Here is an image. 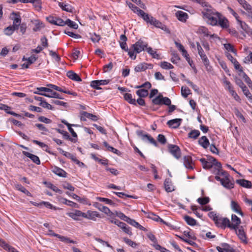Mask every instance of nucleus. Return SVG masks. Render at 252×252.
Returning a JSON list of instances; mask_svg holds the SVG:
<instances>
[{"label": "nucleus", "instance_id": "obj_1", "mask_svg": "<svg viewBox=\"0 0 252 252\" xmlns=\"http://www.w3.org/2000/svg\"><path fill=\"white\" fill-rule=\"evenodd\" d=\"M148 44L140 39L135 43L132 44L129 48L128 52L129 57L132 60H135L136 54H139L146 48L147 49Z\"/></svg>", "mask_w": 252, "mask_h": 252}, {"label": "nucleus", "instance_id": "obj_2", "mask_svg": "<svg viewBox=\"0 0 252 252\" xmlns=\"http://www.w3.org/2000/svg\"><path fill=\"white\" fill-rule=\"evenodd\" d=\"M220 15V13L211 10H208L203 13L204 17L206 19L207 22L212 26L218 25Z\"/></svg>", "mask_w": 252, "mask_h": 252}, {"label": "nucleus", "instance_id": "obj_3", "mask_svg": "<svg viewBox=\"0 0 252 252\" xmlns=\"http://www.w3.org/2000/svg\"><path fill=\"white\" fill-rule=\"evenodd\" d=\"M215 179L217 181H220L221 185L226 189H230L234 187V181L231 177L221 178L219 176H215Z\"/></svg>", "mask_w": 252, "mask_h": 252}, {"label": "nucleus", "instance_id": "obj_4", "mask_svg": "<svg viewBox=\"0 0 252 252\" xmlns=\"http://www.w3.org/2000/svg\"><path fill=\"white\" fill-rule=\"evenodd\" d=\"M136 133L139 137H141L142 141L144 142L148 141L150 143L153 144L155 146H158L157 141L149 134L144 133L142 130H137L136 131Z\"/></svg>", "mask_w": 252, "mask_h": 252}, {"label": "nucleus", "instance_id": "obj_5", "mask_svg": "<svg viewBox=\"0 0 252 252\" xmlns=\"http://www.w3.org/2000/svg\"><path fill=\"white\" fill-rule=\"evenodd\" d=\"M152 102L155 105H170L171 102V100L167 97H163L161 94H159L156 97L152 100Z\"/></svg>", "mask_w": 252, "mask_h": 252}, {"label": "nucleus", "instance_id": "obj_6", "mask_svg": "<svg viewBox=\"0 0 252 252\" xmlns=\"http://www.w3.org/2000/svg\"><path fill=\"white\" fill-rule=\"evenodd\" d=\"M238 238L244 244H247V238L243 226H239L236 229H234Z\"/></svg>", "mask_w": 252, "mask_h": 252}, {"label": "nucleus", "instance_id": "obj_7", "mask_svg": "<svg viewBox=\"0 0 252 252\" xmlns=\"http://www.w3.org/2000/svg\"><path fill=\"white\" fill-rule=\"evenodd\" d=\"M168 148L169 152L177 159L181 157V152L179 146L176 145L169 144Z\"/></svg>", "mask_w": 252, "mask_h": 252}, {"label": "nucleus", "instance_id": "obj_8", "mask_svg": "<svg viewBox=\"0 0 252 252\" xmlns=\"http://www.w3.org/2000/svg\"><path fill=\"white\" fill-rule=\"evenodd\" d=\"M66 214L69 217L76 220H80V217L84 218V217H86V214L85 213L77 210H75L72 212L67 213Z\"/></svg>", "mask_w": 252, "mask_h": 252}, {"label": "nucleus", "instance_id": "obj_9", "mask_svg": "<svg viewBox=\"0 0 252 252\" xmlns=\"http://www.w3.org/2000/svg\"><path fill=\"white\" fill-rule=\"evenodd\" d=\"M216 225L221 228H225L227 227L231 229V222L227 218L220 217Z\"/></svg>", "mask_w": 252, "mask_h": 252}, {"label": "nucleus", "instance_id": "obj_10", "mask_svg": "<svg viewBox=\"0 0 252 252\" xmlns=\"http://www.w3.org/2000/svg\"><path fill=\"white\" fill-rule=\"evenodd\" d=\"M231 229H236L240 226L241 222V220L236 215L232 214L231 215Z\"/></svg>", "mask_w": 252, "mask_h": 252}, {"label": "nucleus", "instance_id": "obj_11", "mask_svg": "<svg viewBox=\"0 0 252 252\" xmlns=\"http://www.w3.org/2000/svg\"><path fill=\"white\" fill-rule=\"evenodd\" d=\"M50 232L51 233H50V235L57 237L59 238L61 241L66 243H73V244H76V241L71 240L69 238L64 237L62 235H60L59 234H56L53 232L52 230H50Z\"/></svg>", "mask_w": 252, "mask_h": 252}, {"label": "nucleus", "instance_id": "obj_12", "mask_svg": "<svg viewBox=\"0 0 252 252\" xmlns=\"http://www.w3.org/2000/svg\"><path fill=\"white\" fill-rule=\"evenodd\" d=\"M182 122V119H180V118L174 119H172V120L168 121L167 123V125L170 127H171L173 128H177L179 127Z\"/></svg>", "mask_w": 252, "mask_h": 252}, {"label": "nucleus", "instance_id": "obj_13", "mask_svg": "<svg viewBox=\"0 0 252 252\" xmlns=\"http://www.w3.org/2000/svg\"><path fill=\"white\" fill-rule=\"evenodd\" d=\"M230 206H231V209L234 212L239 214L242 217L244 216V213L242 211L240 205L238 204V203L237 202H236L234 200H232L231 201Z\"/></svg>", "mask_w": 252, "mask_h": 252}, {"label": "nucleus", "instance_id": "obj_14", "mask_svg": "<svg viewBox=\"0 0 252 252\" xmlns=\"http://www.w3.org/2000/svg\"><path fill=\"white\" fill-rule=\"evenodd\" d=\"M81 120L85 121H86V118H88L89 119H91L94 121H96L97 120V117L96 116L93 115L91 113H89L85 111H83L81 113Z\"/></svg>", "mask_w": 252, "mask_h": 252}, {"label": "nucleus", "instance_id": "obj_15", "mask_svg": "<svg viewBox=\"0 0 252 252\" xmlns=\"http://www.w3.org/2000/svg\"><path fill=\"white\" fill-rule=\"evenodd\" d=\"M22 153L24 155L30 158L33 162L36 164L39 165L40 164L39 158L37 156L26 151H23Z\"/></svg>", "mask_w": 252, "mask_h": 252}, {"label": "nucleus", "instance_id": "obj_16", "mask_svg": "<svg viewBox=\"0 0 252 252\" xmlns=\"http://www.w3.org/2000/svg\"><path fill=\"white\" fill-rule=\"evenodd\" d=\"M242 7L247 11L252 18V7L245 0H237Z\"/></svg>", "mask_w": 252, "mask_h": 252}, {"label": "nucleus", "instance_id": "obj_17", "mask_svg": "<svg viewBox=\"0 0 252 252\" xmlns=\"http://www.w3.org/2000/svg\"><path fill=\"white\" fill-rule=\"evenodd\" d=\"M138 16L141 17L145 21H146L147 23H151V21L152 20L153 17L149 15L148 14L145 13L144 11L139 10V13L138 14Z\"/></svg>", "mask_w": 252, "mask_h": 252}, {"label": "nucleus", "instance_id": "obj_18", "mask_svg": "<svg viewBox=\"0 0 252 252\" xmlns=\"http://www.w3.org/2000/svg\"><path fill=\"white\" fill-rule=\"evenodd\" d=\"M236 183L244 188L248 189H251L252 188V184L251 182L245 179L237 180L236 181Z\"/></svg>", "mask_w": 252, "mask_h": 252}, {"label": "nucleus", "instance_id": "obj_19", "mask_svg": "<svg viewBox=\"0 0 252 252\" xmlns=\"http://www.w3.org/2000/svg\"><path fill=\"white\" fill-rule=\"evenodd\" d=\"M164 185L165 189L167 192H170L174 190V187L170 179L168 178L165 180Z\"/></svg>", "mask_w": 252, "mask_h": 252}, {"label": "nucleus", "instance_id": "obj_20", "mask_svg": "<svg viewBox=\"0 0 252 252\" xmlns=\"http://www.w3.org/2000/svg\"><path fill=\"white\" fill-rule=\"evenodd\" d=\"M198 143L204 149H207L210 145L209 141L205 136H203L199 138Z\"/></svg>", "mask_w": 252, "mask_h": 252}, {"label": "nucleus", "instance_id": "obj_21", "mask_svg": "<svg viewBox=\"0 0 252 252\" xmlns=\"http://www.w3.org/2000/svg\"><path fill=\"white\" fill-rule=\"evenodd\" d=\"M66 75L69 79L78 82H80L82 81V79L80 76L72 70L68 71L66 73Z\"/></svg>", "mask_w": 252, "mask_h": 252}, {"label": "nucleus", "instance_id": "obj_22", "mask_svg": "<svg viewBox=\"0 0 252 252\" xmlns=\"http://www.w3.org/2000/svg\"><path fill=\"white\" fill-rule=\"evenodd\" d=\"M130 225L135 227L136 228H139V229L143 230L144 231H146L147 229L144 228L143 226L141 225L138 222L136 221L135 220L131 219L130 218H128L127 221H126Z\"/></svg>", "mask_w": 252, "mask_h": 252}, {"label": "nucleus", "instance_id": "obj_23", "mask_svg": "<svg viewBox=\"0 0 252 252\" xmlns=\"http://www.w3.org/2000/svg\"><path fill=\"white\" fill-rule=\"evenodd\" d=\"M228 20L220 14L218 20V25L222 28H227L228 27Z\"/></svg>", "mask_w": 252, "mask_h": 252}, {"label": "nucleus", "instance_id": "obj_24", "mask_svg": "<svg viewBox=\"0 0 252 252\" xmlns=\"http://www.w3.org/2000/svg\"><path fill=\"white\" fill-rule=\"evenodd\" d=\"M176 16L178 19L182 22H185L188 17V14L182 11H178L176 13Z\"/></svg>", "mask_w": 252, "mask_h": 252}, {"label": "nucleus", "instance_id": "obj_25", "mask_svg": "<svg viewBox=\"0 0 252 252\" xmlns=\"http://www.w3.org/2000/svg\"><path fill=\"white\" fill-rule=\"evenodd\" d=\"M53 172L60 177H65L66 176V173L63 169L55 166L52 170Z\"/></svg>", "mask_w": 252, "mask_h": 252}, {"label": "nucleus", "instance_id": "obj_26", "mask_svg": "<svg viewBox=\"0 0 252 252\" xmlns=\"http://www.w3.org/2000/svg\"><path fill=\"white\" fill-rule=\"evenodd\" d=\"M37 59V58L34 55L31 56L27 59V63H24L22 65V67L25 68H28L29 67V65L35 62Z\"/></svg>", "mask_w": 252, "mask_h": 252}, {"label": "nucleus", "instance_id": "obj_27", "mask_svg": "<svg viewBox=\"0 0 252 252\" xmlns=\"http://www.w3.org/2000/svg\"><path fill=\"white\" fill-rule=\"evenodd\" d=\"M192 159L189 156H185L184 157V164L185 167L189 169H192L193 167L191 165Z\"/></svg>", "mask_w": 252, "mask_h": 252}, {"label": "nucleus", "instance_id": "obj_28", "mask_svg": "<svg viewBox=\"0 0 252 252\" xmlns=\"http://www.w3.org/2000/svg\"><path fill=\"white\" fill-rule=\"evenodd\" d=\"M95 206L107 215L112 214V212L107 207L103 206L101 204L96 203Z\"/></svg>", "mask_w": 252, "mask_h": 252}, {"label": "nucleus", "instance_id": "obj_29", "mask_svg": "<svg viewBox=\"0 0 252 252\" xmlns=\"http://www.w3.org/2000/svg\"><path fill=\"white\" fill-rule=\"evenodd\" d=\"M99 214L96 211H88V214H86V217H84V218H87L90 220H95L96 217H99Z\"/></svg>", "mask_w": 252, "mask_h": 252}, {"label": "nucleus", "instance_id": "obj_30", "mask_svg": "<svg viewBox=\"0 0 252 252\" xmlns=\"http://www.w3.org/2000/svg\"><path fill=\"white\" fill-rule=\"evenodd\" d=\"M60 201L63 204H65L69 206L74 207V208H78V205L76 203H74L71 201L68 200L64 198H61L60 199Z\"/></svg>", "mask_w": 252, "mask_h": 252}, {"label": "nucleus", "instance_id": "obj_31", "mask_svg": "<svg viewBox=\"0 0 252 252\" xmlns=\"http://www.w3.org/2000/svg\"><path fill=\"white\" fill-rule=\"evenodd\" d=\"M103 145L106 148L107 150L112 152L118 156L121 155V152L117 149L114 148V147L110 146L106 141H104L103 142Z\"/></svg>", "mask_w": 252, "mask_h": 252}, {"label": "nucleus", "instance_id": "obj_32", "mask_svg": "<svg viewBox=\"0 0 252 252\" xmlns=\"http://www.w3.org/2000/svg\"><path fill=\"white\" fill-rule=\"evenodd\" d=\"M151 25H154L157 28H160L162 30H164V28H166L165 26L161 23L158 20H156L155 18L153 17L151 22L150 23Z\"/></svg>", "mask_w": 252, "mask_h": 252}, {"label": "nucleus", "instance_id": "obj_33", "mask_svg": "<svg viewBox=\"0 0 252 252\" xmlns=\"http://www.w3.org/2000/svg\"><path fill=\"white\" fill-rule=\"evenodd\" d=\"M34 27L32 29L34 32H37L41 30V29L44 27V24L39 21V20H35L34 22Z\"/></svg>", "mask_w": 252, "mask_h": 252}, {"label": "nucleus", "instance_id": "obj_34", "mask_svg": "<svg viewBox=\"0 0 252 252\" xmlns=\"http://www.w3.org/2000/svg\"><path fill=\"white\" fill-rule=\"evenodd\" d=\"M125 99L127 101L128 103L136 105V100L134 98H132L131 94L128 93H126L124 95Z\"/></svg>", "mask_w": 252, "mask_h": 252}, {"label": "nucleus", "instance_id": "obj_35", "mask_svg": "<svg viewBox=\"0 0 252 252\" xmlns=\"http://www.w3.org/2000/svg\"><path fill=\"white\" fill-rule=\"evenodd\" d=\"M0 109L4 110L7 114H11L14 116H18V115L13 111H9L10 107L5 104H0Z\"/></svg>", "mask_w": 252, "mask_h": 252}, {"label": "nucleus", "instance_id": "obj_36", "mask_svg": "<svg viewBox=\"0 0 252 252\" xmlns=\"http://www.w3.org/2000/svg\"><path fill=\"white\" fill-rule=\"evenodd\" d=\"M147 69V65L146 63H142L137 66H136L134 68V70L135 72H138L140 71H145Z\"/></svg>", "mask_w": 252, "mask_h": 252}, {"label": "nucleus", "instance_id": "obj_37", "mask_svg": "<svg viewBox=\"0 0 252 252\" xmlns=\"http://www.w3.org/2000/svg\"><path fill=\"white\" fill-rule=\"evenodd\" d=\"M96 199L97 200H98L99 201L104 202L106 204H109L111 206H112L114 207L117 206V204L115 202H114L113 201H112V200L109 199L108 198L98 197H97Z\"/></svg>", "mask_w": 252, "mask_h": 252}, {"label": "nucleus", "instance_id": "obj_38", "mask_svg": "<svg viewBox=\"0 0 252 252\" xmlns=\"http://www.w3.org/2000/svg\"><path fill=\"white\" fill-rule=\"evenodd\" d=\"M49 93H50V94H43V96L48 97L49 98H59L60 99H63V98L61 97V95L58 93H57L56 92L53 91V90L52 89H51V92H49Z\"/></svg>", "mask_w": 252, "mask_h": 252}, {"label": "nucleus", "instance_id": "obj_39", "mask_svg": "<svg viewBox=\"0 0 252 252\" xmlns=\"http://www.w3.org/2000/svg\"><path fill=\"white\" fill-rule=\"evenodd\" d=\"M214 173L216 175V176H222L223 177L222 178H226L227 177H230V175L228 173L224 170H223L222 168L221 170H217V172L214 171Z\"/></svg>", "mask_w": 252, "mask_h": 252}, {"label": "nucleus", "instance_id": "obj_40", "mask_svg": "<svg viewBox=\"0 0 252 252\" xmlns=\"http://www.w3.org/2000/svg\"><path fill=\"white\" fill-rule=\"evenodd\" d=\"M59 5L64 11H66L69 12H72L73 8L69 4H65V3H63V2H59Z\"/></svg>", "mask_w": 252, "mask_h": 252}, {"label": "nucleus", "instance_id": "obj_41", "mask_svg": "<svg viewBox=\"0 0 252 252\" xmlns=\"http://www.w3.org/2000/svg\"><path fill=\"white\" fill-rule=\"evenodd\" d=\"M184 219L188 225L194 226L196 223V220L189 216H184Z\"/></svg>", "mask_w": 252, "mask_h": 252}, {"label": "nucleus", "instance_id": "obj_42", "mask_svg": "<svg viewBox=\"0 0 252 252\" xmlns=\"http://www.w3.org/2000/svg\"><path fill=\"white\" fill-rule=\"evenodd\" d=\"M196 32L199 34H203L205 36H208L210 35L208 29L205 27H200L197 29Z\"/></svg>", "mask_w": 252, "mask_h": 252}, {"label": "nucleus", "instance_id": "obj_43", "mask_svg": "<svg viewBox=\"0 0 252 252\" xmlns=\"http://www.w3.org/2000/svg\"><path fill=\"white\" fill-rule=\"evenodd\" d=\"M12 15H14L15 17L12 18L13 24H21V18L18 13L12 12Z\"/></svg>", "mask_w": 252, "mask_h": 252}, {"label": "nucleus", "instance_id": "obj_44", "mask_svg": "<svg viewBox=\"0 0 252 252\" xmlns=\"http://www.w3.org/2000/svg\"><path fill=\"white\" fill-rule=\"evenodd\" d=\"M67 25L68 27H69L71 28H72L73 29L76 30L78 28V25L75 23L74 22L70 20L69 19H67L65 21V25Z\"/></svg>", "mask_w": 252, "mask_h": 252}, {"label": "nucleus", "instance_id": "obj_45", "mask_svg": "<svg viewBox=\"0 0 252 252\" xmlns=\"http://www.w3.org/2000/svg\"><path fill=\"white\" fill-rule=\"evenodd\" d=\"M200 135V132L198 130H192L189 134L188 136L189 138L196 139Z\"/></svg>", "mask_w": 252, "mask_h": 252}, {"label": "nucleus", "instance_id": "obj_46", "mask_svg": "<svg viewBox=\"0 0 252 252\" xmlns=\"http://www.w3.org/2000/svg\"><path fill=\"white\" fill-rule=\"evenodd\" d=\"M136 93L141 98L145 97L148 94V91L144 89L137 90Z\"/></svg>", "mask_w": 252, "mask_h": 252}, {"label": "nucleus", "instance_id": "obj_47", "mask_svg": "<svg viewBox=\"0 0 252 252\" xmlns=\"http://www.w3.org/2000/svg\"><path fill=\"white\" fill-rule=\"evenodd\" d=\"M181 94L183 96L186 98L190 94V90L188 87L183 86L181 88Z\"/></svg>", "mask_w": 252, "mask_h": 252}, {"label": "nucleus", "instance_id": "obj_48", "mask_svg": "<svg viewBox=\"0 0 252 252\" xmlns=\"http://www.w3.org/2000/svg\"><path fill=\"white\" fill-rule=\"evenodd\" d=\"M208 216L212 219L215 224H217L220 217L217 215L215 212H210L208 213Z\"/></svg>", "mask_w": 252, "mask_h": 252}, {"label": "nucleus", "instance_id": "obj_49", "mask_svg": "<svg viewBox=\"0 0 252 252\" xmlns=\"http://www.w3.org/2000/svg\"><path fill=\"white\" fill-rule=\"evenodd\" d=\"M45 184L47 185V186L50 189H52L53 190L55 191L56 192L62 193V191L61 190L59 189L56 186L51 184V183H47L44 182Z\"/></svg>", "mask_w": 252, "mask_h": 252}, {"label": "nucleus", "instance_id": "obj_50", "mask_svg": "<svg viewBox=\"0 0 252 252\" xmlns=\"http://www.w3.org/2000/svg\"><path fill=\"white\" fill-rule=\"evenodd\" d=\"M160 67L164 69H169L174 68V66L170 63L166 62H162L160 64Z\"/></svg>", "mask_w": 252, "mask_h": 252}, {"label": "nucleus", "instance_id": "obj_51", "mask_svg": "<svg viewBox=\"0 0 252 252\" xmlns=\"http://www.w3.org/2000/svg\"><path fill=\"white\" fill-rule=\"evenodd\" d=\"M200 161L201 162L203 168L204 169H209L211 168V164H209L207 160H206L205 158H202L199 159Z\"/></svg>", "mask_w": 252, "mask_h": 252}, {"label": "nucleus", "instance_id": "obj_52", "mask_svg": "<svg viewBox=\"0 0 252 252\" xmlns=\"http://www.w3.org/2000/svg\"><path fill=\"white\" fill-rule=\"evenodd\" d=\"M147 52L150 54L153 58L159 59V56L158 54L156 52H154L152 48L151 47H148L146 49Z\"/></svg>", "mask_w": 252, "mask_h": 252}, {"label": "nucleus", "instance_id": "obj_53", "mask_svg": "<svg viewBox=\"0 0 252 252\" xmlns=\"http://www.w3.org/2000/svg\"><path fill=\"white\" fill-rule=\"evenodd\" d=\"M238 23L240 24L242 30L248 33L250 32V28L244 22L240 20H238Z\"/></svg>", "mask_w": 252, "mask_h": 252}, {"label": "nucleus", "instance_id": "obj_54", "mask_svg": "<svg viewBox=\"0 0 252 252\" xmlns=\"http://www.w3.org/2000/svg\"><path fill=\"white\" fill-rule=\"evenodd\" d=\"M239 75L242 76L244 79L245 81L248 83L250 81H251V79L249 77V76L243 71V69L240 68L239 70Z\"/></svg>", "mask_w": 252, "mask_h": 252}, {"label": "nucleus", "instance_id": "obj_55", "mask_svg": "<svg viewBox=\"0 0 252 252\" xmlns=\"http://www.w3.org/2000/svg\"><path fill=\"white\" fill-rule=\"evenodd\" d=\"M209 201L210 199L208 197H200L198 198L197 200L198 203L202 205L207 204L208 203H209Z\"/></svg>", "mask_w": 252, "mask_h": 252}, {"label": "nucleus", "instance_id": "obj_56", "mask_svg": "<svg viewBox=\"0 0 252 252\" xmlns=\"http://www.w3.org/2000/svg\"><path fill=\"white\" fill-rule=\"evenodd\" d=\"M172 57L171 58V62L173 63H177V62L180 60L179 55L174 52L172 53Z\"/></svg>", "mask_w": 252, "mask_h": 252}, {"label": "nucleus", "instance_id": "obj_57", "mask_svg": "<svg viewBox=\"0 0 252 252\" xmlns=\"http://www.w3.org/2000/svg\"><path fill=\"white\" fill-rule=\"evenodd\" d=\"M224 47L225 49L227 50L228 51H230L235 55H236L237 51L236 50L233 48V46L229 43H226L224 44Z\"/></svg>", "mask_w": 252, "mask_h": 252}, {"label": "nucleus", "instance_id": "obj_58", "mask_svg": "<svg viewBox=\"0 0 252 252\" xmlns=\"http://www.w3.org/2000/svg\"><path fill=\"white\" fill-rule=\"evenodd\" d=\"M39 105L49 110H53L54 109V107L51 104L47 102L45 100L42 102H40L39 103Z\"/></svg>", "mask_w": 252, "mask_h": 252}, {"label": "nucleus", "instance_id": "obj_59", "mask_svg": "<svg viewBox=\"0 0 252 252\" xmlns=\"http://www.w3.org/2000/svg\"><path fill=\"white\" fill-rule=\"evenodd\" d=\"M115 214L118 217H119L120 219L126 222L127 221L129 218L128 217L126 216L124 213L121 212L116 211Z\"/></svg>", "mask_w": 252, "mask_h": 252}, {"label": "nucleus", "instance_id": "obj_60", "mask_svg": "<svg viewBox=\"0 0 252 252\" xmlns=\"http://www.w3.org/2000/svg\"><path fill=\"white\" fill-rule=\"evenodd\" d=\"M123 240H124V241L126 244L131 246L132 248H135L136 247V246L137 245V244L135 242L132 241L130 239H129L127 238H124Z\"/></svg>", "mask_w": 252, "mask_h": 252}, {"label": "nucleus", "instance_id": "obj_61", "mask_svg": "<svg viewBox=\"0 0 252 252\" xmlns=\"http://www.w3.org/2000/svg\"><path fill=\"white\" fill-rule=\"evenodd\" d=\"M243 93L244 94L249 98V99L252 100V95L251 94V93L249 92V90L248 89L247 87H244V88H242V89Z\"/></svg>", "mask_w": 252, "mask_h": 252}, {"label": "nucleus", "instance_id": "obj_62", "mask_svg": "<svg viewBox=\"0 0 252 252\" xmlns=\"http://www.w3.org/2000/svg\"><path fill=\"white\" fill-rule=\"evenodd\" d=\"M158 140L161 144H165L166 143V138L165 136L163 134H159L158 136Z\"/></svg>", "mask_w": 252, "mask_h": 252}, {"label": "nucleus", "instance_id": "obj_63", "mask_svg": "<svg viewBox=\"0 0 252 252\" xmlns=\"http://www.w3.org/2000/svg\"><path fill=\"white\" fill-rule=\"evenodd\" d=\"M202 60L203 63L204 65L206 66V68H208L209 64V60L207 58V57L205 54H203L202 55L200 56Z\"/></svg>", "mask_w": 252, "mask_h": 252}, {"label": "nucleus", "instance_id": "obj_64", "mask_svg": "<svg viewBox=\"0 0 252 252\" xmlns=\"http://www.w3.org/2000/svg\"><path fill=\"white\" fill-rule=\"evenodd\" d=\"M49 52L50 55L53 58H55L57 62H59L60 61V57L55 52L52 50H49Z\"/></svg>", "mask_w": 252, "mask_h": 252}]
</instances>
